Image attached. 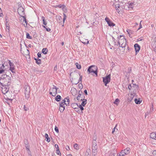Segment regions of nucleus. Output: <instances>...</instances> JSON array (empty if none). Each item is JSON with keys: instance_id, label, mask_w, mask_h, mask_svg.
Listing matches in <instances>:
<instances>
[{"instance_id": "1", "label": "nucleus", "mask_w": 156, "mask_h": 156, "mask_svg": "<svg viewBox=\"0 0 156 156\" xmlns=\"http://www.w3.org/2000/svg\"><path fill=\"white\" fill-rule=\"evenodd\" d=\"M11 77L9 76L4 74L2 75L0 78V84L3 86L8 85L9 86L11 84Z\"/></svg>"}, {"instance_id": "2", "label": "nucleus", "mask_w": 156, "mask_h": 156, "mask_svg": "<svg viewBox=\"0 0 156 156\" xmlns=\"http://www.w3.org/2000/svg\"><path fill=\"white\" fill-rule=\"evenodd\" d=\"M118 43L119 46L122 48H124L126 47V40L122 35H120L118 37Z\"/></svg>"}, {"instance_id": "3", "label": "nucleus", "mask_w": 156, "mask_h": 156, "mask_svg": "<svg viewBox=\"0 0 156 156\" xmlns=\"http://www.w3.org/2000/svg\"><path fill=\"white\" fill-rule=\"evenodd\" d=\"M94 67L93 65H92L89 67L87 70V72H88V74H90L94 76L95 75L96 76H98L97 70H94L92 69V67Z\"/></svg>"}, {"instance_id": "4", "label": "nucleus", "mask_w": 156, "mask_h": 156, "mask_svg": "<svg viewBox=\"0 0 156 156\" xmlns=\"http://www.w3.org/2000/svg\"><path fill=\"white\" fill-rule=\"evenodd\" d=\"M97 136L96 134L94 133L93 137V141L92 142V149H98V145H97Z\"/></svg>"}, {"instance_id": "5", "label": "nucleus", "mask_w": 156, "mask_h": 156, "mask_svg": "<svg viewBox=\"0 0 156 156\" xmlns=\"http://www.w3.org/2000/svg\"><path fill=\"white\" fill-rule=\"evenodd\" d=\"M110 77L111 75L110 74H109L106 76L105 77H103V82L104 83L105 86H106L107 84L110 82Z\"/></svg>"}, {"instance_id": "6", "label": "nucleus", "mask_w": 156, "mask_h": 156, "mask_svg": "<svg viewBox=\"0 0 156 156\" xmlns=\"http://www.w3.org/2000/svg\"><path fill=\"white\" fill-rule=\"evenodd\" d=\"M20 52L24 56H27L28 58H30L29 49H20Z\"/></svg>"}, {"instance_id": "7", "label": "nucleus", "mask_w": 156, "mask_h": 156, "mask_svg": "<svg viewBox=\"0 0 156 156\" xmlns=\"http://www.w3.org/2000/svg\"><path fill=\"white\" fill-rule=\"evenodd\" d=\"M17 11L18 14L20 16L22 17L24 16V9L22 6H20L18 7Z\"/></svg>"}, {"instance_id": "8", "label": "nucleus", "mask_w": 156, "mask_h": 156, "mask_svg": "<svg viewBox=\"0 0 156 156\" xmlns=\"http://www.w3.org/2000/svg\"><path fill=\"white\" fill-rule=\"evenodd\" d=\"M2 86V92L3 94H5L9 90V86L8 85L6 86H3L1 85Z\"/></svg>"}, {"instance_id": "9", "label": "nucleus", "mask_w": 156, "mask_h": 156, "mask_svg": "<svg viewBox=\"0 0 156 156\" xmlns=\"http://www.w3.org/2000/svg\"><path fill=\"white\" fill-rule=\"evenodd\" d=\"M9 64L10 67L9 70L11 71L13 73H15V71L14 70L15 66L14 64L12 63L11 62L10 60H9Z\"/></svg>"}, {"instance_id": "10", "label": "nucleus", "mask_w": 156, "mask_h": 156, "mask_svg": "<svg viewBox=\"0 0 156 156\" xmlns=\"http://www.w3.org/2000/svg\"><path fill=\"white\" fill-rule=\"evenodd\" d=\"M42 19L43 20V23L44 25H43V27L45 28L46 31L48 32H49L51 30V29L49 28H47L45 26L47 24V22L45 21V17L44 16H42Z\"/></svg>"}, {"instance_id": "11", "label": "nucleus", "mask_w": 156, "mask_h": 156, "mask_svg": "<svg viewBox=\"0 0 156 156\" xmlns=\"http://www.w3.org/2000/svg\"><path fill=\"white\" fill-rule=\"evenodd\" d=\"M105 20L107 23L108 24L109 26L110 27H113L115 26V24L111 21L107 17L105 18Z\"/></svg>"}, {"instance_id": "12", "label": "nucleus", "mask_w": 156, "mask_h": 156, "mask_svg": "<svg viewBox=\"0 0 156 156\" xmlns=\"http://www.w3.org/2000/svg\"><path fill=\"white\" fill-rule=\"evenodd\" d=\"M21 20L23 24L25 27H27V21L25 17L24 16L22 17V18L21 19Z\"/></svg>"}, {"instance_id": "13", "label": "nucleus", "mask_w": 156, "mask_h": 156, "mask_svg": "<svg viewBox=\"0 0 156 156\" xmlns=\"http://www.w3.org/2000/svg\"><path fill=\"white\" fill-rule=\"evenodd\" d=\"M150 136L151 139L156 140V132L151 133Z\"/></svg>"}, {"instance_id": "14", "label": "nucleus", "mask_w": 156, "mask_h": 156, "mask_svg": "<svg viewBox=\"0 0 156 156\" xmlns=\"http://www.w3.org/2000/svg\"><path fill=\"white\" fill-rule=\"evenodd\" d=\"M80 101H82V102L81 103V105L83 106L84 107L87 103V100L86 99H84V98H82L80 100Z\"/></svg>"}, {"instance_id": "15", "label": "nucleus", "mask_w": 156, "mask_h": 156, "mask_svg": "<svg viewBox=\"0 0 156 156\" xmlns=\"http://www.w3.org/2000/svg\"><path fill=\"white\" fill-rule=\"evenodd\" d=\"M71 106L74 109H78V107H79L77 104L75 103H72L71 104Z\"/></svg>"}, {"instance_id": "16", "label": "nucleus", "mask_w": 156, "mask_h": 156, "mask_svg": "<svg viewBox=\"0 0 156 156\" xmlns=\"http://www.w3.org/2000/svg\"><path fill=\"white\" fill-rule=\"evenodd\" d=\"M134 3L135 2H131L128 5V8L129 9H133L134 5H135Z\"/></svg>"}, {"instance_id": "17", "label": "nucleus", "mask_w": 156, "mask_h": 156, "mask_svg": "<svg viewBox=\"0 0 156 156\" xmlns=\"http://www.w3.org/2000/svg\"><path fill=\"white\" fill-rule=\"evenodd\" d=\"M5 99L6 100L5 102L7 103L8 105H9L10 103H11L12 102L13 100L12 99H9L7 97L6 98H5Z\"/></svg>"}, {"instance_id": "18", "label": "nucleus", "mask_w": 156, "mask_h": 156, "mask_svg": "<svg viewBox=\"0 0 156 156\" xmlns=\"http://www.w3.org/2000/svg\"><path fill=\"white\" fill-rule=\"evenodd\" d=\"M123 150L126 154H128L130 153V148L129 147H127Z\"/></svg>"}, {"instance_id": "19", "label": "nucleus", "mask_w": 156, "mask_h": 156, "mask_svg": "<svg viewBox=\"0 0 156 156\" xmlns=\"http://www.w3.org/2000/svg\"><path fill=\"white\" fill-rule=\"evenodd\" d=\"M5 68V66L3 64H2L0 68V74L2 73L5 71L4 69Z\"/></svg>"}, {"instance_id": "20", "label": "nucleus", "mask_w": 156, "mask_h": 156, "mask_svg": "<svg viewBox=\"0 0 156 156\" xmlns=\"http://www.w3.org/2000/svg\"><path fill=\"white\" fill-rule=\"evenodd\" d=\"M67 100L66 102L67 103H66V105L67 106H69V101H70L69 98L68 97H66V98H65V100Z\"/></svg>"}, {"instance_id": "21", "label": "nucleus", "mask_w": 156, "mask_h": 156, "mask_svg": "<svg viewBox=\"0 0 156 156\" xmlns=\"http://www.w3.org/2000/svg\"><path fill=\"white\" fill-rule=\"evenodd\" d=\"M56 20L58 22H60L62 21V18L61 16H56Z\"/></svg>"}, {"instance_id": "22", "label": "nucleus", "mask_w": 156, "mask_h": 156, "mask_svg": "<svg viewBox=\"0 0 156 156\" xmlns=\"http://www.w3.org/2000/svg\"><path fill=\"white\" fill-rule=\"evenodd\" d=\"M61 99V97L60 95H57L55 98V100L57 102L59 101Z\"/></svg>"}, {"instance_id": "23", "label": "nucleus", "mask_w": 156, "mask_h": 156, "mask_svg": "<svg viewBox=\"0 0 156 156\" xmlns=\"http://www.w3.org/2000/svg\"><path fill=\"white\" fill-rule=\"evenodd\" d=\"M57 89H51V91L53 92L54 95H52V96H55L57 94Z\"/></svg>"}, {"instance_id": "24", "label": "nucleus", "mask_w": 156, "mask_h": 156, "mask_svg": "<svg viewBox=\"0 0 156 156\" xmlns=\"http://www.w3.org/2000/svg\"><path fill=\"white\" fill-rule=\"evenodd\" d=\"M81 40L82 42L84 44H87L88 43L89 41L87 39L82 38Z\"/></svg>"}, {"instance_id": "25", "label": "nucleus", "mask_w": 156, "mask_h": 156, "mask_svg": "<svg viewBox=\"0 0 156 156\" xmlns=\"http://www.w3.org/2000/svg\"><path fill=\"white\" fill-rule=\"evenodd\" d=\"M125 155H126L124 152L123 151V150H122L119 153V154H117V156H124Z\"/></svg>"}, {"instance_id": "26", "label": "nucleus", "mask_w": 156, "mask_h": 156, "mask_svg": "<svg viewBox=\"0 0 156 156\" xmlns=\"http://www.w3.org/2000/svg\"><path fill=\"white\" fill-rule=\"evenodd\" d=\"M71 91H72L71 93L73 95H75L76 94L77 92V90L75 88H74L73 90H72Z\"/></svg>"}, {"instance_id": "27", "label": "nucleus", "mask_w": 156, "mask_h": 156, "mask_svg": "<svg viewBox=\"0 0 156 156\" xmlns=\"http://www.w3.org/2000/svg\"><path fill=\"white\" fill-rule=\"evenodd\" d=\"M44 136H45V138L47 139V140H46V141L48 142H50V138L48 137V134L47 133H45V134Z\"/></svg>"}, {"instance_id": "28", "label": "nucleus", "mask_w": 156, "mask_h": 156, "mask_svg": "<svg viewBox=\"0 0 156 156\" xmlns=\"http://www.w3.org/2000/svg\"><path fill=\"white\" fill-rule=\"evenodd\" d=\"M90 150H87L85 154V156H90Z\"/></svg>"}, {"instance_id": "29", "label": "nucleus", "mask_w": 156, "mask_h": 156, "mask_svg": "<svg viewBox=\"0 0 156 156\" xmlns=\"http://www.w3.org/2000/svg\"><path fill=\"white\" fill-rule=\"evenodd\" d=\"M75 65L76 66V67L78 69H80L81 68V66L80 64H79L78 63H76Z\"/></svg>"}, {"instance_id": "30", "label": "nucleus", "mask_w": 156, "mask_h": 156, "mask_svg": "<svg viewBox=\"0 0 156 156\" xmlns=\"http://www.w3.org/2000/svg\"><path fill=\"white\" fill-rule=\"evenodd\" d=\"M134 101H135V103L137 104H140L141 101H140L139 99H138L136 98H135L134 99Z\"/></svg>"}, {"instance_id": "31", "label": "nucleus", "mask_w": 156, "mask_h": 156, "mask_svg": "<svg viewBox=\"0 0 156 156\" xmlns=\"http://www.w3.org/2000/svg\"><path fill=\"white\" fill-rule=\"evenodd\" d=\"M120 102V100L118 98H116L115 101L114 102V104L116 105H118L119 103Z\"/></svg>"}, {"instance_id": "32", "label": "nucleus", "mask_w": 156, "mask_h": 156, "mask_svg": "<svg viewBox=\"0 0 156 156\" xmlns=\"http://www.w3.org/2000/svg\"><path fill=\"white\" fill-rule=\"evenodd\" d=\"M29 92H27L25 93V98L27 99H28L30 97V94H29Z\"/></svg>"}, {"instance_id": "33", "label": "nucleus", "mask_w": 156, "mask_h": 156, "mask_svg": "<svg viewBox=\"0 0 156 156\" xmlns=\"http://www.w3.org/2000/svg\"><path fill=\"white\" fill-rule=\"evenodd\" d=\"M79 75L80 77V78H79V81L76 83H75V84H77L78 83H80V81H82V76L81 75V73H79Z\"/></svg>"}, {"instance_id": "34", "label": "nucleus", "mask_w": 156, "mask_h": 156, "mask_svg": "<svg viewBox=\"0 0 156 156\" xmlns=\"http://www.w3.org/2000/svg\"><path fill=\"white\" fill-rule=\"evenodd\" d=\"M134 46L135 49H136L137 48H138V49H140V46L137 44H135Z\"/></svg>"}, {"instance_id": "35", "label": "nucleus", "mask_w": 156, "mask_h": 156, "mask_svg": "<svg viewBox=\"0 0 156 156\" xmlns=\"http://www.w3.org/2000/svg\"><path fill=\"white\" fill-rule=\"evenodd\" d=\"M127 33L128 34L130 35V34H132L133 33V31L130 30H126Z\"/></svg>"}, {"instance_id": "36", "label": "nucleus", "mask_w": 156, "mask_h": 156, "mask_svg": "<svg viewBox=\"0 0 156 156\" xmlns=\"http://www.w3.org/2000/svg\"><path fill=\"white\" fill-rule=\"evenodd\" d=\"M48 49H42V52L44 54H46L48 52Z\"/></svg>"}, {"instance_id": "37", "label": "nucleus", "mask_w": 156, "mask_h": 156, "mask_svg": "<svg viewBox=\"0 0 156 156\" xmlns=\"http://www.w3.org/2000/svg\"><path fill=\"white\" fill-rule=\"evenodd\" d=\"M36 62L38 65L40 64L41 63V60L40 59H38V60H36Z\"/></svg>"}, {"instance_id": "38", "label": "nucleus", "mask_w": 156, "mask_h": 156, "mask_svg": "<svg viewBox=\"0 0 156 156\" xmlns=\"http://www.w3.org/2000/svg\"><path fill=\"white\" fill-rule=\"evenodd\" d=\"M81 97V98H83V97L82 96V95L80 94H78V96L76 97V99H77V100L78 101H80V100L81 99H80V98Z\"/></svg>"}, {"instance_id": "39", "label": "nucleus", "mask_w": 156, "mask_h": 156, "mask_svg": "<svg viewBox=\"0 0 156 156\" xmlns=\"http://www.w3.org/2000/svg\"><path fill=\"white\" fill-rule=\"evenodd\" d=\"M133 97L132 95L128 98V101L129 102H130L132 99L133 98Z\"/></svg>"}, {"instance_id": "40", "label": "nucleus", "mask_w": 156, "mask_h": 156, "mask_svg": "<svg viewBox=\"0 0 156 156\" xmlns=\"http://www.w3.org/2000/svg\"><path fill=\"white\" fill-rule=\"evenodd\" d=\"M26 38L29 39H31L32 37L30 36L28 33H26Z\"/></svg>"}, {"instance_id": "41", "label": "nucleus", "mask_w": 156, "mask_h": 156, "mask_svg": "<svg viewBox=\"0 0 156 156\" xmlns=\"http://www.w3.org/2000/svg\"><path fill=\"white\" fill-rule=\"evenodd\" d=\"M65 109V107H59V110L61 112H63Z\"/></svg>"}, {"instance_id": "42", "label": "nucleus", "mask_w": 156, "mask_h": 156, "mask_svg": "<svg viewBox=\"0 0 156 156\" xmlns=\"http://www.w3.org/2000/svg\"><path fill=\"white\" fill-rule=\"evenodd\" d=\"M116 10L117 11H119V5L117 4L115 5Z\"/></svg>"}, {"instance_id": "43", "label": "nucleus", "mask_w": 156, "mask_h": 156, "mask_svg": "<svg viewBox=\"0 0 156 156\" xmlns=\"http://www.w3.org/2000/svg\"><path fill=\"white\" fill-rule=\"evenodd\" d=\"M78 87L80 89H82L83 87L82 84L81 83H79L78 84Z\"/></svg>"}, {"instance_id": "44", "label": "nucleus", "mask_w": 156, "mask_h": 156, "mask_svg": "<svg viewBox=\"0 0 156 156\" xmlns=\"http://www.w3.org/2000/svg\"><path fill=\"white\" fill-rule=\"evenodd\" d=\"M56 154L59 155H61V153L59 150V149H57V150H56Z\"/></svg>"}, {"instance_id": "45", "label": "nucleus", "mask_w": 156, "mask_h": 156, "mask_svg": "<svg viewBox=\"0 0 156 156\" xmlns=\"http://www.w3.org/2000/svg\"><path fill=\"white\" fill-rule=\"evenodd\" d=\"M65 104H62V103L60 102L59 103V107H65L64 106Z\"/></svg>"}, {"instance_id": "46", "label": "nucleus", "mask_w": 156, "mask_h": 156, "mask_svg": "<svg viewBox=\"0 0 156 156\" xmlns=\"http://www.w3.org/2000/svg\"><path fill=\"white\" fill-rule=\"evenodd\" d=\"M65 6L63 5H56L55 6V7L57 8V7H58L60 8H62L63 7H64Z\"/></svg>"}, {"instance_id": "47", "label": "nucleus", "mask_w": 156, "mask_h": 156, "mask_svg": "<svg viewBox=\"0 0 156 156\" xmlns=\"http://www.w3.org/2000/svg\"><path fill=\"white\" fill-rule=\"evenodd\" d=\"M63 16H64V17H63V23H64L65 22V20L66 19V15L64 13L63 14Z\"/></svg>"}, {"instance_id": "48", "label": "nucleus", "mask_w": 156, "mask_h": 156, "mask_svg": "<svg viewBox=\"0 0 156 156\" xmlns=\"http://www.w3.org/2000/svg\"><path fill=\"white\" fill-rule=\"evenodd\" d=\"M93 67H92V69H93L94 70H98V67H97V66H95L94 65H93Z\"/></svg>"}, {"instance_id": "49", "label": "nucleus", "mask_w": 156, "mask_h": 156, "mask_svg": "<svg viewBox=\"0 0 156 156\" xmlns=\"http://www.w3.org/2000/svg\"><path fill=\"white\" fill-rule=\"evenodd\" d=\"M80 94L82 96H83L84 97V96L83 95V93L82 92V91H81V90L79 91L78 94Z\"/></svg>"}, {"instance_id": "50", "label": "nucleus", "mask_w": 156, "mask_h": 156, "mask_svg": "<svg viewBox=\"0 0 156 156\" xmlns=\"http://www.w3.org/2000/svg\"><path fill=\"white\" fill-rule=\"evenodd\" d=\"M78 107V108H80L82 112L84 110V108H83V106L81 105H80Z\"/></svg>"}, {"instance_id": "51", "label": "nucleus", "mask_w": 156, "mask_h": 156, "mask_svg": "<svg viewBox=\"0 0 156 156\" xmlns=\"http://www.w3.org/2000/svg\"><path fill=\"white\" fill-rule=\"evenodd\" d=\"M98 152H92V154L93 156H96L97 155Z\"/></svg>"}, {"instance_id": "52", "label": "nucleus", "mask_w": 156, "mask_h": 156, "mask_svg": "<svg viewBox=\"0 0 156 156\" xmlns=\"http://www.w3.org/2000/svg\"><path fill=\"white\" fill-rule=\"evenodd\" d=\"M24 109L25 111H27L28 110V108L25 105H24Z\"/></svg>"}, {"instance_id": "53", "label": "nucleus", "mask_w": 156, "mask_h": 156, "mask_svg": "<svg viewBox=\"0 0 156 156\" xmlns=\"http://www.w3.org/2000/svg\"><path fill=\"white\" fill-rule=\"evenodd\" d=\"M24 143L25 145L29 144L28 140L27 139H25L24 140Z\"/></svg>"}, {"instance_id": "54", "label": "nucleus", "mask_w": 156, "mask_h": 156, "mask_svg": "<svg viewBox=\"0 0 156 156\" xmlns=\"http://www.w3.org/2000/svg\"><path fill=\"white\" fill-rule=\"evenodd\" d=\"M41 52H39L37 54L38 58H40L41 57Z\"/></svg>"}, {"instance_id": "55", "label": "nucleus", "mask_w": 156, "mask_h": 156, "mask_svg": "<svg viewBox=\"0 0 156 156\" xmlns=\"http://www.w3.org/2000/svg\"><path fill=\"white\" fill-rule=\"evenodd\" d=\"M55 131H56V132H57V133H58V132L59 130H58V128L56 126H55Z\"/></svg>"}, {"instance_id": "56", "label": "nucleus", "mask_w": 156, "mask_h": 156, "mask_svg": "<svg viewBox=\"0 0 156 156\" xmlns=\"http://www.w3.org/2000/svg\"><path fill=\"white\" fill-rule=\"evenodd\" d=\"M78 146V145L77 144H74V147L75 149H77Z\"/></svg>"}, {"instance_id": "57", "label": "nucleus", "mask_w": 156, "mask_h": 156, "mask_svg": "<svg viewBox=\"0 0 156 156\" xmlns=\"http://www.w3.org/2000/svg\"><path fill=\"white\" fill-rule=\"evenodd\" d=\"M132 87L131 86V84H129L128 86V88L129 90H131L132 89Z\"/></svg>"}, {"instance_id": "58", "label": "nucleus", "mask_w": 156, "mask_h": 156, "mask_svg": "<svg viewBox=\"0 0 156 156\" xmlns=\"http://www.w3.org/2000/svg\"><path fill=\"white\" fill-rule=\"evenodd\" d=\"M3 16L2 12L1 9L0 8V17H2Z\"/></svg>"}, {"instance_id": "59", "label": "nucleus", "mask_w": 156, "mask_h": 156, "mask_svg": "<svg viewBox=\"0 0 156 156\" xmlns=\"http://www.w3.org/2000/svg\"><path fill=\"white\" fill-rule=\"evenodd\" d=\"M153 156H156V151L154 150L153 151L152 153Z\"/></svg>"}, {"instance_id": "60", "label": "nucleus", "mask_w": 156, "mask_h": 156, "mask_svg": "<svg viewBox=\"0 0 156 156\" xmlns=\"http://www.w3.org/2000/svg\"><path fill=\"white\" fill-rule=\"evenodd\" d=\"M117 126V124L114 127L112 131V133H113L115 131V129Z\"/></svg>"}, {"instance_id": "61", "label": "nucleus", "mask_w": 156, "mask_h": 156, "mask_svg": "<svg viewBox=\"0 0 156 156\" xmlns=\"http://www.w3.org/2000/svg\"><path fill=\"white\" fill-rule=\"evenodd\" d=\"M141 21H140V27L138 28V30H139L141 28H142V25L141 24Z\"/></svg>"}, {"instance_id": "62", "label": "nucleus", "mask_w": 156, "mask_h": 156, "mask_svg": "<svg viewBox=\"0 0 156 156\" xmlns=\"http://www.w3.org/2000/svg\"><path fill=\"white\" fill-rule=\"evenodd\" d=\"M66 101L65 100V98L64 99V100H62L61 103H62V104H66Z\"/></svg>"}, {"instance_id": "63", "label": "nucleus", "mask_w": 156, "mask_h": 156, "mask_svg": "<svg viewBox=\"0 0 156 156\" xmlns=\"http://www.w3.org/2000/svg\"><path fill=\"white\" fill-rule=\"evenodd\" d=\"M29 156H32L31 154V152L30 151H28L27 152Z\"/></svg>"}, {"instance_id": "64", "label": "nucleus", "mask_w": 156, "mask_h": 156, "mask_svg": "<svg viewBox=\"0 0 156 156\" xmlns=\"http://www.w3.org/2000/svg\"><path fill=\"white\" fill-rule=\"evenodd\" d=\"M66 149L67 151L69 150L70 148L69 146H66Z\"/></svg>"}]
</instances>
